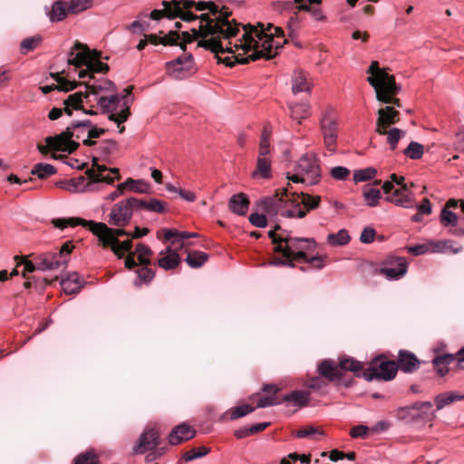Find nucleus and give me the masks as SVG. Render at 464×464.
<instances>
[{
	"instance_id": "47",
	"label": "nucleus",
	"mask_w": 464,
	"mask_h": 464,
	"mask_svg": "<svg viewBox=\"0 0 464 464\" xmlns=\"http://www.w3.org/2000/svg\"><path fill=\"white\" fill-rule=\"evenodd\" d=\"M135 254L137 255L139 263L141 266H148L150 264L149 256L152 254V251L149 246L142 244L137 245Z\"/></svg>"
},
{
	"instance_id": "1",
	"label": "nucleus",
	"mask_w": 464,
	"mask_h": 464,
	"mask_svg": "<svg viewBox=\"0 0 464 464\" xmlns=\"http://www.w3.org/2000/svg\"><path fill=\"white\" fill-rule=\"evenodd\" d=\"M163 10H153L150 17L159 20L163 15L169 19L179 17L185 22H197L190 28L191 34L184 31L179 34L170 31L160 38L162 44H182L198 41V46L214 53L219 62L233 66L235 63H247L261 58L275 57L286 40L282 28L269 24H239L228 18L231 12L227 7L214 2L190 0L162 2Z\"/></svg>"
},
{
	"instance_id": "6",
	"label": "nucleus",
	"mask_w": 464,
	"mask_h": 464,
	"mask_svg": "<svg viewBox=\"0 0 464 464\" xmlns=\"http://www.w3.org/2000/svg\"><path fill=\"white\" fill-rule=\"evenodd\" d=\"M366 72L370 74L367 81L374 89L376 99L381 102L392 103L400 107L399 99L394 97L400 90L394 77L389 74L386 69L380 68L379 63L376 61L372 62Z\"/></svg>"
},
{
	"instance_id": "34",
	"label": "nucleus",
	"mask_w": 464,
	"mask_h": 464,
	"mask_svg": "<svg viewBox=\"0 0 464 464\" xmlns=\"http://www.w3.org/2000/svg\"><path fill=\"white\" fill-rule=\"evenodd\" d=\"M120 187H124L125 190L136 193H148L150 190V184L143 179H127L124 182L120 183Z\"/></svg>"
},
{
	"instance_id": "23",
	"label": "nucleus",
	"mask_w": 464,
	"mask_h": 464,
	"mask_svg": "<svg viewBox=\"0 0 464 464\" xmlns=\"http://www.w3.org/2000/svg\"><path fill=\"white\" fill-rule=\"evenodd\" d=\"M291 82L294 94L311 92L313 82L306 72L303 71L294 72Z\"/></svg>"
},
{
	"instance_id": "52",
	"label": "nucleus",
	"mask_w": 464,
	"mask_h": 464,
	"mask_svg": "<svg viewBox=\"0 0 464 464\" xmlns=\"http://www.w3.org/2000/svg\"><path fill=\"white\" fill-rule=\"evenodd\" d=\"M440 223L444 227H449V226L455 227L458 224V217L455 213L449 210L447 208H444L441 210V214H440Z\"/></svg>"
},
{
	"instance_id": "59",
	"label": "nucleus",
	"mask_w": 464,
	"mask_h": 464,
	"mask_svg": "<svg viewBox=\"0 0 464 464\" xmlns=\"http://www.w3.org/2000/svg\"><path fill=\"white\" fill-rule=\"evenodd\" d=\"M299 28V17L297 13H295L287 22L288 35L294 39L296 37L297 30Z\"/></svg>"
},
{
	"instance_id": "20",
	"label": "nucleus",
	"mask_w": 464,
	"mask_h": 464,
	"mask_svg": "<svg viewBox=\"0 0 464 464\" xmlns=\"http://www.w3.org/2000/svg\"><path fill=\"white\" fill-rule=\"evenodd\" d=\"M196 435V430L187 423L177 425L170 431L168 440L172 446L181 444L193 439Z\"/></svg>"
},
{
	"instance_id": "58",
	"label": "nucleus",
	"mask_w": 464,
	"mask_h": 464,
	"mask_svg": "<svg viewBox=\"0 0 464 464\" xmlns=\"http://www.w3.org/2000/svg\"><path fill=\"white\" fill-rule=\"evenodd\" d=\"M105 132V130L103 128H97L95 125L92 124L91 121V127L88 128L87 131V146H92L94 144V141H92V139H97L101 137Z\"/></svg>"
},
{
	"instance_id": "33",
	"label": "nucleus",
	"mask_w": 464,
	"mask_h": 464,
	"mask_svg": "<svg viewBox=\"0 0 464 464\" xmlns=\"http://www.w3.org/2000/svg\"><path fill=\"white\" fill-rule=\"evenodd\" d=\"M464 400V395L458 394L454 392H448L438 394L435 399V405L437 411L442 410L444 407L458 401Z\"/></svg>"
},
{
	"instance_id": "13",
	"label": "nucleus",
	"mask_w": 464,
	"mask_h": 464,
	"mask_svg": "<svg viewBox=\"0 0 464 464\" xmlns=\"http://www.w3.org/2000/svg\"><path fill=\"white\" fill-rule=\"evenodd\" d=\"M167 74L175 80H183L196 72L194 60L191 54L179 56L166 63Z\"/></svg>"
},
{
	"instance_id": "26",
	"label": "nucleus",
	"mask_w": 464,
	"mask_h": 464,
	"mask_svg": "<svg viewBox=\"0 0 464 464\" xmlns=\"http://www.w3.org/2000/svg\"><path fill=\"white\" fill-rule=\"evenodd\" d=\"M318 372L322 377L326 378L330 382L338 381L342 377V373L338 366L333 361L324 360L318 366Z\"/></svg>"
},
{
	"instance_id": "49",
	"label": "nucleus",
	"mask_w": 464,
	"mask_h": 464,
	"mask_svg": "<svg viewBox=\"0 0 464 464\" xmlns=\"http://www.w3.org/2000/svg\"><path fill=\"white\" fill-rule=\"evenodd\" d=\"M137 276L139 281H135V285L137 286L141 285L143 283L150 282L155 276V273L148 267V266H142V267L139 268L137 271Z\"/></svg>"
},
{
	"instance_id": "2",
	"label": "nucleus",
	"mask_w": 464,
	"mask_h": 464,
	"mask_svg": "<svg viewBox=\"0 0 464 464\" xmlns=\"http://www.w3.org/2000/svg\"><path fill=\"white\" fill-rule=\"evenodd\" d=\"M268 237L275 245V251L282 253L286 258L304 259L314 268L320 269L324 266L321 256L308 258L305 252L315 247V241L313 238L293 237L286 230H282L279 225L268 232Z\"/></svg>"
},
{
	"instance_id": "12",
	"label": "nucleus",
	"mask_w": 464,
	"mask_h": 464,
	"mask_svg": "<svg viewBox=\"0 0 464 464\" xmlns=\"http://www.w3.org/2000/svg\"><path fill=\"white\" fill-rule=\"evenodd\" d=\"M398 367L395 362L375 359L369 368L365 369L362 375L371 382L372 380L391 381L395 378Z\"/></svg>"
},
{
	"instance_id": "9",
	"label": "nucleus",
	"mask_w": 464,
	"mask_h": 464,
	"mask_svg": "<svg viewBox=\"0 0 464 464\" xmlns=\"http://www.w3.org/2000/svg\"><path fill=\"white\" fill-rule=\"evenodd\" d=\"M295 174H287V179L295 183H305L313 186L317 184L321 179V168L318 158L315 154L306 153L297 161Z\"/></svg>"
},
{
	"instance_id": "40",
	"label": "nucleus",
	"mask_w": 464,
	"mask_h": 464,
	"mask_svg": "<svg viewBox=\"0 0 464 464\" xmlns=\"http://www.w3.org/2000/svg\"><path fill=\"white\" fill-rule=\"evenodd\" d=\"M208 256L205 252L193 251L188 253L186 262L192 268H198L202 266L208 260Z\"/></svg>"
},
{
	"instance_id": "8",
	"label": "nucleus",
	"mask_w": 464,
	"mask_h": 464,
	"mask_svg": "<svg viewBox=\"0 0 464 464\" xmlns=\"http://www.w3.org/2000/svg\"><path fill=\"white\" fill-rule=\"evenodd\" d=\"M89 127H91L90 120L74 121L59 135L46 137L45 142L55 150L72 153L79 146L76 140H82L86 145Z\"/></svg>"
},
{
	"instance_id": "36",
	"label": "nucleus",
	"mask_w": 464,
	"mask_h": 464,
	"mask_svg": "<svg viewBox=\"0 0 464 464\" xmlns=\"http://www.w3.org/2000/svg\"><path fill=\"white\" fill-rule=\"evenodd\" d=\"M168 254L158 260L159 266L166 270L173 269L179 264V256L171 250L170 247L167 249Z\"/></svg>"
},
{
	"instance_id": "61",
	"label": "nucleus",
	"mask_w": 464,
	"mask_h": 464,
	"mask_svg": "<svg viewBox=\"0 0 464 464\" xmlns=\"http://www.w3.org/2000/svg\"><path fill=\"white\" fill-rule=\"evenodd\" d=\"M282 400L279 401L274 394L270 396H265L258 400L256 408H266L270 406L279 405Z\"/></svg>"
},
{
	"instance_id": "14",
	"label": "nucleus",
	"mask_w": 464,
	"mask_h": 464,
	"mask_svg": "<svg viewBox=\"0 0 464 464\" xmlns=\"http://www.w3.org/2000/svg\"><path fill=\"white\" fill-rule=\"evenodd\" d=\"M133 210L129 198L112 206L109 214V223L115 227H124L130 223Z\"/></svg>"
},
{
	"instance_id": "28",
	"label": "nucleus",
	"mask_w": 464,
	"mask_h": 464,
	"mask_svg": "<svg viewBox=\"0 0 464 464\" xmlns=\"http://www.w3.org/2000/svg\"><path fill=\"white\" fill-rule=\"evenodd\" d=\"M310 401V393L306 391H294L282 398V402L291 404L297 408L304 407Z\"/></svg>"
},
{
	"instance_id": "57",
	"label": "nucleus",
	"mask_w": 464,
	"mask_h": 464,
	"mask_svg": "<svg viewBox=\"0 0 464 464\" xmlns=\"http://www.w3.org/2000/svg\"><path fill=\"white\" fill-rule=\"evenodd\" d=\"M74 464H98V457L94 452L87 451L77 456Z\"/></svg>"
},
{
	"instance_id": "45",
	"label": "nucleus",
	"mask_w": 464,
	"mask_h": 464,
	"mask_svg": "<svg viewBox=\"0 0 464 464\" xmlns=\"http://www.w3.org/2000/svg\"><path fill=\"white\" fill-rule=\"evenodd\" d=\"M209 451L210 450L205 446H202L200 448H193L183 454L182 459L186 462H189L197 459L205 457L209 453Z\"/></svg>"
},
{
	"instance_id": "64",
	"label": "nucleus",
	"mask_w": 464,
	"mask_h": 464,
	"mask_svg": "<svg viewBox=\"0 0 464 464\" xmlns=\"http://www.w3.org/2000/svg\"><path fill=\"white\" fill-rule=\"evenodd\" d=\"M349 173V169L342 166L334 167L331 170L332 177L337 180L345 179L348 177Z\"/></svg>"
},
{
	"instance_id": "63",
	"label": "nucleus",
	"mask_w": 464,
	"mask_h": 464,
	"mask_svg": "<svg viewBox=\"0 0 464 464\" xmlns=\"http://www.w3.org/2000/svg\"><path fill=\"white\" fill-rule=\"evenodd\" d=\"M249 222L257 227H265L267 225L266 216L264 214L253 213L249 216Z\"/></svg>"
},
{
	"instance_id": "30",
	"label": "nucleus",
	"mask_w": 464,
	"mask_h": 464,
	"mask_svg": "<svg viewBox=\"0 0 464 464\" xmlns=\"http://www.w3.org/2000/svg\"><path fill=\"white\" fill-rule=\"evenodd\" d=\"M253 178L269 179L271 177V160L268 155H258L256 169L252 174Z\"/></svg>"
},
{
	"instance_id": "24",
	"label": "nucleus",
	"mask_w": 464,
	"mask_h": 464,
	"mask_svg": "<svg viewBox=\"0 0 464 464\" xmlns=\"http://www.w3.org/2000/svg\"><path fill=\"white\" fill-rule=\"evenodd\" d=\"M397 367L404 372H413L419 368L420 361L414 353L408 351H400Z\"/></svg>"
},
{
	"instance_id": "53",
	"label": "nucleus",
	"mask_w": 464,
	"mask_h": 464,
	"mask_svg": "<svg viewBox=\"0 0 464 464\" xmlns=\"http://www.w3.org/2000/svg\"><path fill=\"white\" fill-rule=\"evenodd\" d=\"M269 136L270 130L267 128H265L259 143V153L260 156L269 155L270 152V144H269Z\"/></svg>"
},
{
	"instance_id": "11",
	"label": "nucleus",
	"mask_w": 464,
	"mask_h": 464,
	"mask_svg": "<svg viewBox=\"0 0 464 464\" xmlns=\"http://www.w3.org/2000/svg\"><path fill=\"white\" fill-rule=\"evenodd\" d=\"M88 178L79 176L70 179L69 192L83 193L97 191L102 188L104 184H112L113 178H103L95 173L93 169H88L86 172Z\"/></svg>"
},
{
	"instance_id": "55",
	"label": "nucleus",
	"mask_w": 464,
	"mask_h": 464,
	"mask_svg": "<svg viewBox=\"0 0 464 464\" xmlns=\"http://www.w3.org/2000/svg\"><path fill=\"white\" fill-rule=\"evenodd\" d=\"M254 411H255V408L248 404H243V405L237 406L236 408L231 409L230 419L237 420L238 418L247 415L248 413H250Z\"/></svg>"
},
{
	"instance_id": "62",
	"label": "nucleus",
	"mask_w": 464,
	"mask_h": 464,
	"mask_svg": "<svg viewBox=\"0 0 464 464\" xmlns=\"http://www.w3.org/2000/svg\"><path fill=\"white\" fill-rule=\"evenodd\" d=\"M376 231L372 227H366L361 233L360 241L363 244H370L373 242Z\"/></svg>"
},
{
	"instance_id": "22",
	"label": "nucleus",
	"mask_w": 464,
	"mask_h": 464,
	"mask_svg": "<svg viewBox=\"0 0 464 464\" xmlns=\"http://www.w3.org/2000/svg\"><path fill=\"white\" fill-rule=\"evenodd\" d=\"M37 270L50 271L59 268L61 266H66V259H59L55 253L46 252L37 256Z\"/></svg>"
},
{
	"instance_id": "46",
	"label": "nucleus",
	"mask_w": 464,
	"mask_h": 464,
	"mask_svg": "<svg viewBox=\"0 0 464 464\" xmlns=\"http://www.w3.org/2000/svg\"><path fill=\"white\" fill-rule=\"evenodd\" d=\"M423 146L416 141H411L403 150V153L411 160H419L423 155Z\"/></svg>"
},
{
	"instance_id": "39",
	"label": "nucleus",
	"mask_w": 464,
	"mask_h": 464,
	"mask_svg": "<svg viewBox=\"0 0 464 464\" xmlns=\"http://www.w3.org/2000/svg\"><path fill=\"white\" fill-rule=\"evenodd\" d=\"M67 10L65 4L61 1H56L52 7V10L48 13L49 18L52 22H59L66 17Z\"/></svg>"
},
{
	"instance_id": "4",
	"label": "nucleus",
	"mask_w": 464,
	"mask_h": 464,
	"mask_svg": "<svg viewBox=\"0 0 464 464\" xmlns=\"http://www.w3.org/2000/svg\"><path fill=\"white\" fill-rule=\"evenodd\" d=\"M132 87L124 89V93L111 94L107 96H95L96 105L101 109L102 113L107 114L110 121H114L119 132L122 133L125 127L121 125L130 115V105L133 99L130 97Z\"/></svg>"
},
{
	"instance_id": "19",
	"label": "nucleus",
	"mask_w": 464,
	"mask_h": 464,
	"mask_svg": "<svg viewBox=\"0 0 464 464\" xmlns=\"http://www.w3.org/2000/svg\"><path fill=\"white\" fill-rule=\"evenodd\" d=\"M385 199L401 208L414 207V195L409 191L407 184H402V188L394 189L392 195L386 196Z\"/></svg>"
},
{
	"instance_id": "41",
	"label": "nucleus",
	"mask_w": 464,
	"mask_h": 464,
	"mask_svg": "<svg viewBox=\"0 0 464 464\" xmlns=\"http://www.w3.org/2000/svg\"><path fill=\"white\" fill-rule=\"evenodd\" d=\"M55 172V168L48 163H37L31 171L33 175L37 176L39 179H45L53 175Z\"/></svg>"
},
{
	"instance_id": "48",
	"label": "nucleus",
	"mask_w": 464,
	"mask_h": 464,
	"mask_svg": "<svg viewBox=\"0 0 464 464\" xmlns=\"http://www.w3.org/2000/svg\"><path fill=\"white\" fill-rule=\"evenodd\" d=\"M42 42V37L39 35H34L32 37H28L24 39L21 42L20 47L21 52L25 54L33 50H34Z\"/></svg>"
},
{
	"instance_id": "17",
	"label": "nucleus",
	"mask_w": 464,
	"mask_h": 464,
	"mask_svg": "<svg viewBox=\"0 0 464 464\" xmlns=\"http://www.w3.org/2000/svg\"><path fill=\"white\" fill-rule=\"evenodd\" d=\"M85 85V102L88 103L91 102V98H94L95 96H104L102 93L112 92L115 91L114 83L105 78H101L95 80L93 83L84 82Z\"/></svg>"
},
{
	"instance_id": "27",
	"label": "nucleus",
	"mask_w": 464,
	"mask_h": 464,
	"mask_svg": "<svg viewBox=\"0 0 464 464\" xmlns=\"http://www.w3.org/2000/svg\"><path fill=\"white\" fill-rule=\"evenodd\" d=\"M248 205L249 200L247 197L243 193L233 195L228 202L229 209L238 216H244L246 214Z\"/></svg>"
},
{
	"instance_id": "35",
	"label": "nucleus",
	"mask_w": 464,
	"mask_h": 464,
	"mask_svg": "<svg viewBox=\"0 0 464 464\" xmlns=\"http://www.w3.org/2000/svg\"><path fill=\"white\" fill-rule=\"evenodd\" d=\"M454 357L450 353H445L435 357L432 360L433 366L440 376H444L449 372V365L452 362Z\"/></svg>"
},
{
	"instance_id": "60",
	"label": "nucleus",
	"mask_w": 464,
	"mask_h": 464,
	"mask_svg": "<svg viewBox=\"0 0 464 464\" xmlns=\"http://www.w3.org/2000/svg\"><path fill=\"white\" fill-rule=\"evenodd\" d=\"M116 250H112L113 253L119 257L121 258L124 253L130 252L132 246L131 240H125L123 242H118L115 244Z\"/></svg>"
},
{
	"instance_id": "32",
	"label": "nucleus",
	"mask_w": 464,
	"mask_h": 464,
	"mask_svg": "<svg viewBox=\"0 0 464 464\" xmlns=\"http://www.w3.org/2000/svg\"><path fill=\"white\" fill-rule=\"evenodd\" d=\"M430 246H431L432 253H452L458 254L461 251V246H453V241L450 239L446 240H431L430 241Z\"/></svg>"
},
{
	"instance_id": "50",
	"label": "nucleus",
	"mask_w": 464,
	"mask_h": 464,
	"mask_svg": "<svg viewBox=\"0 0 464 464\" xmlns=\"http://www.w3.org/2000/svg\"><path fill=\"white\" fill-rule=\"evenodd\" d=\"M385 135H387V142L393 150L397 147L400 139L405 135V131L398 128H392L389 130H386Z\"/></svg>"
},
{
	"instance_id": "10",
	"label": "nucleus",
	"mask_w": 464,
	"mask_h": 464,
	"mask_svg": "<svg viewBox=\"0 0 464 464\" xmlns=\"http://www.w3.org/2000/svg\"><path fill=\"white\" fill-rule=\"evenodd\" d=\"M319 123L324 146L332 155L336 152L338 140V114L336 110L332 106L324 108Z\"/></svg>"
},
{
	"instance_id": "18",
	"label": "nucleus",
	"mask_w": 464,
	"mask_h": 464,
	"mask_svg": "<svg viewBox=\"0 0 464 464\" xmlns=\"http://www.w3.org/2000/svg\"><path fill=\"white\" fill-rule=\"evenodd\" d=\"M399 121V111L392 106H386L378 111L375 131L380 135L386 134V130L391 124Z\"/></svg>"
},
{
	"instance_id": "3",
	"label": "nucleus",
	"mask_w": 464,
	"mask_h": 464,
	"mask_svg": "<svg viewBox=\"0 0 464 464\" xmlns=\"http://www.w3.org/2000/svg\"><path fill=\"white\" fill-rule=\"evenodd\" d=\"M260 206L270 217L279 214L287 218H303L306 216L299 193H290L286 188H282L275 197L261 200Z\"/></svg>"
},
{
	"instance_id": "43",
	"label": "nucleus",
	"mask_w": 464,
	"mask_h": 464,
	"mask_svg": "<svg viewBox=\"0 0 464 464\" xmlns=\"http://www.w3.org/2000/svg\"><path fill=\"white\" fill-rule=\"evenodd\" d=\"M338 367L342 370L350 371L359 375L360 372L362 370V363L353 358H344L340 360Z\"/></svg>"
},
{
	"instance_id": "31",
	"label": "nucleus",
	"mask_w": 464,
	"mask_h": 464,
	"mask_svg": "<svg viewBox=\"0 0 464 464\" xmlns=\"http://www.w3.org/2000/svg\"><path fill=\"white\" fill-rule=\"evenodd\" d=\"M430 401H418L412 404L410 409L416 412L413 413L414 416L423 420H431L435 416Z\"/></svg>"
},
{
	"instance_id": "38",
	"label": "nucleus",
	"mask_w": 464,
	"mask_h": 464,
	"mask_svg": "<svg viewBox=\"0 0 464 464\" xmlns=\"http://www.w3.org/2000/svg\"><path fill=\"white\" fill-rule=\"evenodd\" d=\"M362 197L368 207L373 208L379 204L381 199V191L371 186H365L362 190Z\"/></svg>"
},
{
	"instance_id": "5",
	"label": "nucleus",
	"mask_w": 464,
	"mask_h": 464,
	"mask_svg": "<svg viewBox=\"0 0 464 464\" xmlns=\"http://www.w3.org/2000/svg\"><path fill=\"white\" fill-rule=\"evenodd\" d=\"M68 63L76 68L85 66V69L78 71L80 79H94V73L106 72L109 71L107 63L101 62L100 53L96 51H91L87 45L76 43L71 49L68 55Z\"/></svg>"
},
{
	"instance_id": "37",
	"label": "nucleus",
	"mask_w": 464,
	"mask_h": 464,
	"mask_svg": "<svg viewBox=\"0 0 464 464\" xmlns=\"http://www.w3.org/2000/svg\"><path fill=\"white\" fill-rule=\"evenodd\" d=\"M56 82H57V86H53V85L42 86L41 90H42L43 93L48 94L54 89H58L59 91H63V92H69V91L73 90L77 86V83L75 82H70V81H67L61 77H57Z\"/></svg>"
},
{
	"instance_id": "21",
	"label": "nucleus",
	"mask_w": 464,
	"mask_h": 464,
	"mask_svg": "<svg viewBox=\"0 0 464 464\" xmlns=\"http://www.w3.org/2000/svg\"><path fill=\"white\" fill-rule=\"evenodd\" d=\"M84 94L85 92H77L68 95L63 101V111L68 116H72L73 111L82 110L83 104L90 105L91 107H93V104H96L95 98H91V102L86 103Z\"/></svg>"
},
{
	"instance_id": "54",
	"label": "nucleus",
	"mask_w": 464,
	"mask_h": 464,
	"mask_svg": "<svg viewBox=\"0 0 464 464\" xmlns=\"http://www.w3.org/2000/svg\"><path fill=\"white\" fill-rule=\"evenodd\" d=\"M166 207V203L162 200L154 198H148L147 211L149 212L164 213Z\"/></svg>"
},
{
	"instance_id": "44",
	"label": "nucleus",
	"mask_w": 464,
	"mask_h": 464,
	"mask_svg": "<svg viewBox=\"0 0 464 464\" xmlns=\"http://www.w3.org/2000/svg\"><path fill=\"white\" fill-rule=\"evenodd\" d=\"M327 240L333 246H343L349 243L350 236L346 229H341L336 234L328 235Z\"/></svg>"
},
{
	"instance_id": "51",
	"label": "nucleus",
	"mask_w": 464,
	"mask_h": 464,
	"mask_svg": "<svg viewBox=\"0 0 464 464\" xmlns=\"http://www.w3.org/2000/svg\"><path fill=\"white\" fill-rule=\"evenodd\" d=\"M377 171L374 168H365L362 169L356 170L353 173V179L355 182H363L373 179Z\"/></svg>"
},
{
	"instance_id": "7",
	"label": "nucleus",
	"mask_w": 464,
	"mask_h": 464,
	"mask_svg": "<svg viewBox=\"0 0 464 464\" xmlns=\"http://www.w3.org/2000/svg\"><path fill=\"white\" fill-rule=\"evenodd\" d=\"M53 224L60 229L78 225L87 227L99 238V241L104 247L111 246V250H116L115 244L118 242L119 237L129 235L127 231L121 228L122 227L111 228L104 223H97L92 220L86 221L79 218H57L53 220Z\"/></svg>"
},
{
	"instance_id": "56",
	"label": "nucleus",
	"mask_w": 464,
	"mask_h": 464,
	"mask_svg": "<svg viewBox=\"0 0 464 464\" xmlns=\"http://www.w3.org/2000/svg\"><path fill=\"white\" fill-rule=\"evenodd\" d=\"M92 0H71L68 11L77 14L88 9L91 6Z\"/></svg>"
},
{
	"instance_id": "15",
	"label": "nucleus",
	"mask_w": 464,
	"mask_h": 464,
	"mask_svg": "<svg viewBox=\"0 0 464 464\" xmlns=\"http://www.w3.org/2000/svg\"><path fill=\"white\" fill-rule=\"evenodd\" d=\"M408 269V264L404 257L391 256L382 264L380 272L388 280H398L403 277Z\"/></svg>"
},
{
	"instance_id": "42",
	"label": "nucleus",
	"mask_w": 464,
	"mask_h": 464,
	"mask_svg": "<svg viewBox=\"0 0 464 464\" xmlns=\"http://www.w3.org/2000/svg\"><path fill=\"white\" fill-rule=\"evenodd\" d=\"M299 198L306 213L312 209L317 208L321 201V198L319 196H311L304 192L299 193Z\"/></svg>"
},
{
	"instance_id": "29",
	"label": "nucleus",
	"mask_w": 464,
	"mask_h": 464,
	"mask_svg": "<svg viewBox=\"0 0 464 464\" xmlns=\"http://www.w3.org/2000/svg\"><path fill=\"white\" fill-rule=\"evenodd\" d=\"M288 107L291 118L299 124H301L303 120L309 118L312 114L311 106L308 102L290 103Z\"/></svg>"
},
{
	"instance_id": "16",
	"label": "nucleus",
	"mask_w": 464,
	"mask_h": 464,
	"mask_svg": "<svg viewBox=\"0 0 464 464\" xmlns=\"http://www.w3.org/2000/svg\"><path fill=\"white\" fill-rule=\"evenodd\" d=\"M160 441V434L157 429L148 427L139 437L132 451L134 454H143L149 450H155Z\"/></svg>"
},
{
	"instance_id": "25",
	"label": "nucleus",
	"mask_w": 464,
	"mask_h": 464,
	"mask_svg": "<svg viewBox=\"0 0 464 464\" xmlns=\"http://www.w3.org/2000/svg\"><path fill=\"white\" fill-rule=\"evenodd\" d=\"M84 284V280L76 272L69 274L65 278L61 280L62 289L67 295L78 293L83 287Z\"/></svg>"
}]
</instances>
